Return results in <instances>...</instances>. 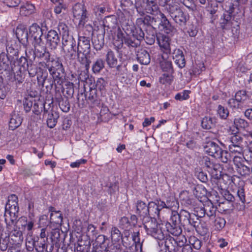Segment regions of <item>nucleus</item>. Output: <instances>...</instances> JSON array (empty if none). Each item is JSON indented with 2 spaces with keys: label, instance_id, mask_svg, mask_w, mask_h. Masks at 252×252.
Wrapping results in <instances>:
<instances>
[{
  "label": "nucleus",
  "instance_id": "nucleus-2",
  "mask_svg": "<svg viewBox=\"0 0 252 252\" xmlns=\"http://www.w3.org/2000/svg\"><path fill=\"white\" fill-rule=\"evenodd\" d=\"M46 67L50 75H52L55 81L60 80L62 79L65 72L62 59L60 57H56L49 60H46Z\"/></svg>",
  "mask_w": 252,
  "mask_h": 252
},
{
  "label": "nucleus",
  "instance_id": "nucleus-19",
  "mask_svg": "<svg viewBox=\"0 0 252 252\" xmlns=\"http://www.w3.org/2000/svg\"><path fill=\"white\" fill-rule=\"evenodd\" d=\"M235 98L240 103L242 107H248L251 103L250 96L247 94L246 91H238L235 95Z\"/></svg>",
  "mask_w": 252,
  "mask_h": 252
},
{
  "label": "nucleus",
  "instance_id": "nucleus-25",
  "mask_svg": "<svg viewBox=\"0 0 252 252\" xmlns=\"http://www.w3.org/2000/svg\"><path fill=\"white\" fill-rule=\"evenodd\" d=\"M156 21L154 18L151 17L149 15H146L143 17L137 18L136 23L139 25H143L145 26L152 25V28H153L154 26H156Z\"/></svg>",
  "mask_w": 252,
  "mask_h": 252
},
{
  "label": "nucleus",
  "instance_id": "nucleus-59",
  "mask_svg": "<svg viewBox=\"0 0 252 252\" xmlns=\"http://www.w3.org/2000/svg\"><path fill=\"white\" fill-rule=\"evenodd\" d=\"M189 91L185 90L181 93H178L175 96V99L179 101L187 100L189 98Z\"/></svg>",
  "mask_w": 252,
  "mask_h": 252
},
{
  "label": "nucleus",
  "instance_id": "nucleus-32",
  "mask_svg": "<svg viewBox=\"0 0 252 252\" xmlns=\"http://www.w3.org/2000/svg\"><path fill=\"white\" fill-rule=\"evenodd\" d=\"M162 60L160 61L161 69L165 72L173 73L174 69L171 61L166 60L162 56Z\"/></svg>",
  "mask_w": 252,
  "mask_h": 252
},
{
  "label": "nucleus",
  "instance_id": "nucleus-58",
  "mask_svg": "<svg viewBox=\"0 0 252 252\" xmlns=\"http://www.w3.org/2000/svg\"><path fill=\"white\" fill-rule=\"evenodd\" d=\"M189 245L192 246L194 249L199 250L201 247V241L195 237H190L189 238Z\"/></svg>",
  "mask_w": 252,
  "mask_h": 252
},
{
  "label": "nucleus",
  "instance_id": "nucleus-21",
  "mask_svg": "<svg viewBox=\"0 0 252 252\" xmlns=\"http://www.w3.org/2000/svg\"><path fill=\"white\" fill-rule=\"evenodd\" d=\"M136 57L138 61L142 64L148 65L151 62L149 53L143 48H141L138 50Z\"/></svg>",
  "mask_w": 252,
  "mask_h": 252
},
{
  "label": "nucleus",
  "instance_id": "nucleus-49",
  "mask_svg": "<svg viewBox=\"0 0 252 252\" xmlns=\"http://www.w3.org/2000/svg\"><path fill=\"white\" fill-rule=\"evenodd\" d=\"M237 171L240 175L243 177L249 176L251 172L250 168L244 164L237 168Z\"/></svg>",
  "mask_w": 252,
  "mask_h": 252
},
{
  "label": "nucleus",
  "instance_id": "nucleus-10",
  "mask_svg": "<svg viewBox=\"0 0 252 252\" xmlns=\"http://www.w3.org/2000/svg\"><path fill=\"white\" fill-rule=\"evenodd\" d=\"M73 14L74 17L79 20V25L84 26L87 21V12L83 4L76 3L73 7Z\"/></svg>",
  "mask_w": 252,
  "mask_h": 252
},
{
  "label": "nucleus",
  "instance_id": "nucleus-48",
  "mask_svg": "<svg viewBox=\"0 0 252 252\" xmlns=\"http://www.w3.org/2000/svg\"><path fill=\"white\" fill-rule=\"evenodd\" d=\"M230 153L235 155H243L244 145L236 146H228Z\"/></svg>",
  "mask_w": 252,
  "mask_h": 252
},
{
  "label": "nucleus",
  "instance_id": "nucleus-7",
  "mask_svg": "<svg viewBox=\"0 0 252 252\" xmlns=\"http://www.w3.org/2000/svg\"><path fill=\"white\" fill-rule=\"evenodd\" d=\"M180 223L179 213L176 211H171L170 218L165 225L167 231L173 235L179 236L182 232Z\"/></svg>",
  "mask_w": 252,
  "mask_h": 252
},
{
  "label": "nucleus",
  "instance_id": "nucleus-15",
  "mask_svg": "<svg viewBox=\"0 0 252 252\" xmlns=\"http://www.w3.org/2000/svg\"><path fill=\"white\" fill-rule=\"evenodd\" d=\"M158 13L160 19V22L158 25L159 28H161V30L167 33L175 32L176 29L171 25L165 15L160 11H159Z\"/></svg>",
  "mask_w": 252,
  "mask_h": 252
},
{
  "label": "nucleus",
  "instance_id": "nucleus-45",
  "mask_svg": "<svg viewBox=\"0 0 252 252\" xmlns=\"http://www.w3.org/2000/svg\"><path fill=\"white\" fill-rule=\"evenodd\" d=\"M50 220L51 222L58 224H61L63 221V217L60 211L55 212V213H51L50 215Z\"/></svg>",
  "mask_w": 252,
  "mask_h": 252
},
{
  "label": "nucleus",
  "instance_id": "nucleus-3",
  "mask_svg": "<svg viewBox=\"0 0 252 252\" xmlns=\"http://www.w3.org/2000/svg\"><path fill=\"white\" fill-rule=\"evenodd\" d=\"M142 220L144 227L148 235H151L158 240L164 239V234L162 230L159 228L155 219L148 217L142 219Z\"/></svg>",
  "mask_w": 252,
  "mask_h": 252
},
{
  "label": "nucleus",
  "instance_id": "nucleus-38",
  "mask_svg": "<svg viewBox=\"0 0 252 252\" xmlns=\"http://www.w3.org/2000/svg\"><path fill=\"white\" fill-rule=\"evenodd\" d=\"M30 63V61L28 62L26 58L22 56L19 59H16L15 60H14L12 64L14 68L16 66V64H17L21 68L23 67L24 69H26Z\"/></svg>",
  "mask_w": 252,
  "mask_h": 252
},
{
  "label": "nucleus",
  "instance_id": "nucleus-57",
  "mask_svg": "<svg viewBox=\"0 0 252 252\" xmlns=\"http://www.w3.org/2000/svg\"><path fill=\"white\" fill-rule=\"evenodd\" d=\"M25 69L28 70L29 75L31 77H34L37 72L36 66L32 63V61H30V63Z\"/></svg>",
  "mask_w": 252,
  "mask_h": 252
},
{
  "label": "nucleus",
  "instance_id": "nucleus-4",
  "mask_svg": "<svg viewBox=\"0 0 252 252\" xmlns=\"http://www.w3.org/2000/svg\"><path fill=\"white\" fill-rule=\"evenodd\" d=\"M158 246H164V247L167 249L169 252H177L178 247H182L184 244L187 241L186 238L184 236H181L177 239L170 236H164V239L162 240H159Z\"/></svg>",
  "mask_w": 252,
  "mask_h": 252
},
{
  "label": "nucleus",
  "instance_id": "nucleus-22",
  "mask_svg": "<svg viewBox=\"0 0 252 252\" xmlns=\"http://www.w3.org/2000/svg\"><path fill=\"white\" fill-rule=\"evenodd\" d=\"M34 54L38 58H44V60H49L50 54L47 51L45 45L34 46Z\"/></svg>",
  "mask_w": 252,
  "mask_h": 252
},
{
  "label": "nucleus",
  "instance_id": "nucleus-47",
  "mask_svg": "<svg viewBox=\"0 0 252 252\" xmlns=\"http://www.w3.org/2000/svg\"><path fill=\"white\" fill-rule=\"evenodd\" d=\"M87 235L90 238V239L94 240V237L97 235V231L96 227L92 224H90L87 227Z\"/></svg>",
  "mask_w": 252,
  "mask_h": 252
},
{
  "label": "nucleus",
  "instance_id": "nucleus-13",
  "mask_svg": "<svg viewBox=\"0 0 252 252\" xmlns=\"http://www.w3.org/2000/svg\"><path fill=\"white\" fill-rule=\"evenodd\" d=\"M94 85L90 87L89 92H86L85 96L87 103L92 107L100 104V99L97 94V90L94 88Z\"/></svg>",
  "mask_w": 252,
  "mask_h": 252
},
{
  "label": "nucleus",
  "instance_id": "nucleus-61",
  "mask_svg": "<svg viewBox=\"0 0 252 252\" xmlns=\"http://www.w3.org/2000/svg\"><path fill=\"white\" fill-rule=\"evenodd\" d=\"M175 60L176 64L181 68H183L186 65V61L184 57V55H183L180 56H178Z\"/></svg>",
  "mask_w": 252,
  "mask_h": 252
},
{
  "label": "nucleus",
  "instance_id": "nucleus-6",
  "mask_svg": "<svg viewBox=\"0 0 252 252\" xmlns=\"http://www.w3.org/2000/svg\"><path fill=\"white\" fill-rule=\"evenodd\" d=\"M41 106L43 107V116L46 118L47 126L50 128H54L59 118V114L54 110L52 103L47 104L46 102L41 104Z\"/></svg>",
  "mask_w": 252,
  "mask_h": 252
},
{
  "label": "nucleus",
  "instance_id": "nucleus-35",
  "mask_svg": "<svg viewBox=\"0 0 252 252\" xmlns=\"http://www.w3.org/2000/svg\"><path fill=\"white\" fill-rule=\"evenodd\" d=\"M104 67V61L102 59H97L94 62L92 66L93 72L94 73H98Z\"/></svg>",
  "mask_w": 252,
  "mask_h": 252
},
{
  "label": "nucleus",
  "instance_id": "nucleus-14",
  "mask_svg": "<svg viewBox=\"0 0 252 252\" xmlns=\"http://www.w3.org/2000/svg\"><path fill=\"white\" fill-rule=\"evenodd\" d=\"M157 39L158 44L162 50V51L165 54L171 53V47L170 38L164 34H159L157 35Z\"/></svg>",
  "mask_w": 252,
  "mask_h": 252
},
{
  "label": "nucleus",
  "instance_id": "nucleus-56",
  "mask_svg": "<svg viewBox=\"0 0 252 252\" xmlns=\"http://www.w3.org/2000/svg\"><path fill=\"white\" fill-rule=\"evenodd\" d=\"M112 239L114 241H119L122 238V235L120 230L116 227H113L111 229Z\"/></svg>",
  "mask_w": 252,
  "mask_h": 252
},
{
  "label": "nucleus",
  "instance_id": "nucleus-52",
  "mask_svg": "<svg viewBox=\"0 0 252 252\" xmlns=\"http://www.w3.org/2000/svg\"><path fill=\"white\" fill-rule=\"evenodd\" d=\"M225 220L220 217L217 218L214 221L215 229L217 230H220L225 226Z\"/></svg>",
  "mask_w": 252,
  "mask_h": 252
},
{
  "label": "nucleus",
  "instance_id": "nucleus-36",
  "mask_svg": "<svg viewBox=\"0 0 252 252\" xmlns=\"http://www.w3.org/2000/svg\"><path fill=\"white\" fill-rule=\"evenodd\" d=\"M181 223L183 226L188 225L189 220L191 216L190 214L185 210L182 209L179 214Z\"/></svg>",
  "mask_w": 252,
  "mask_h": 252
},
{
  "label": "nucleus",
  "instance_id": "nucleus-28",
  "mask_svg": "<svg viewBox=\"0 0 252 252\" xmlns=\"http://www.w3.org/2000/svg\"><path fill=\"white\" fill-rule=\"evenodd\" d=\"M232 17L229 13L227 12L224 14L223 18H221L220 21L221 27L223 29H229L232 25Z\"/></svg>",
  "mask_w": 252,
  "mask_h": 252
},
{
  "label": "nucleus",
  "instance_id": "nucleus-64",
  "mask_svg": "<svg viewBox=\"0 0 252 252\" xmlns=\"http://www.w3.org/2000/svg\"><path fill=\"white\" fill-rule=\"evenodd\" d=\"M58 251L59 252H76V247L74 245L70 244L65 248L63 247L59 248Z\"/></svg>",
  "mask_w": 252,
  "mask_h": 252
},
{
  "label": "nucleus",
  "instance_id": "nucleus-16",
  "mask_svg": "<svg viewBox=\"0 0 252 252\" xmlns=\"http://www.w3.org/2000/svg\"><path fill=\"white\" fill-rule=\"evenodd\" d=\"M46 40L47 43L51 49H56L60 42V38L57 32L53 30L48 32Z\"/></svg>",
  "mask_w": 252,
  "mask_h": 252
},
{
  "label": "nucleus",
  "instance_id": "nucleus-9",
  "mask_svg": "<svg viewBox=\"0 0 252 252\" xmlns=\"http://www.w3.org/2000/svg\"><path fill=\"white\" fill-rule=\"evenodd\" d=\"M13 61H10V57L5 53L0 54V66L6 71L7 77L9 80H12L14 73Z\"/></svg>",
  "mask_w": 252,
  "mask_h": 252
},
{
  "label": "nucleus",
  "instance_id": "nucleus-12",
  "mask_svg": "<svg viewBox=\"0 0 252 252\" xmlns=\"http://www.w3.org/2000/svg\"><path fill=\"white\" fill-rule=\"evenodd\" d=\"M32 245L37 252H52L54 249V244L48 240L32 241Z\"/></svg>",
  "mask_w": 252,
  "mask_h": 252
},
{
  "label": "nucleus",
  "instance_id": "nucleus-54",
  "mask_svg": "<svg viewBox=\"0 0 252 252\" xmlns=\"http://www.w3.org/2000/svg\"><path fill=\"white\" fill-rule=\"evenodd\" d=\"M132 36L135 37L137 40L141 41L145 37V33L142 31L141 28H135Z\"/></svg>",
  "mask_w": 252,
  "mask_h": 252
},
{
  "label": "nucleus",
  "instance_id": "nucleus-34",
  "mask_svg": "<svg viewBox=\"0 0 252 252\" xmlns=\"http://www.w3.org/2000/svg\"><path fill=\"white\" fill-rule=\"evenodd\" d=\"M58 29L60 33L62 34V39H63L64 38H66L73 36V35L69 34V28L65 23L60 22L58 26Z\"/></svg>",
  "mask_w": 252,
  "mask_h": 252
},
{
  "label": "nucleus",
  "instance_id": "nucleus-33",
  "mask_svg": "<svg viewBox=\"0 0 252 252\" xmlns=\"http://www.w3.org/2000/svg\"><path fill=\"white\" fill-rule=\"evenodd\" d=\"M10 237L11 240L16 244H20L23 240L22 232L19 229L12 230L10 233Z\"/></svg>",
  "mask_w": 252,
  "mask_h": 252
},
{
  "label": "nucleus",
  "instance_id": "nucleus-50",
  "mask_svg": "<svg viewBox=\"0 0 252 252\" xmlns=\"http://www.w3.org/2000/svg\"><path fill=\"white\" fill-rule=\"evenodd\" d=\"M156 38H157V35L155 34L154 32H152L151 33H150L147 32L143 39L145 40L147 44L151 45L154 44Z\"/></svg>",
  "mask_w": 252,
  "mask_h": 252
},
{
  "label": "nucleus",
  "instance_id": "nucleus-43",
  "mask_svg": "<svg viewBox=\"0 0 252 252\" xmlns=\"http://www.w3.org/2000/svg\"><path fill=\"white\" fill-rule=\"evenodd\" d=\"M234 124L237 129H245L249 126V123L245 120L240 118L234 120Z\"/></svg>",
  "mask_w": 252,
  "mask_h": 252
},
{
  "label": "nucleus",
  "instance_id": "nucleus-29",
  "mask_svg": "<svg viewBox=\"0 0 252 252\" xmlns=\"http://www.w3.org/2000/svg\"><path fill=\"white\" fill-rule=\"evenodd\" d=\"M106 61L110 67H114L117 65L118 60L114 53L111 50H109L106 56Z\"/></svg>",
  "mask_w": 252,
  "mask_h": 252
},
{
  "label": "nucleus",
  "instance_id": "nucleus-31",
  "mask_svg": "<svg viewBox=\"0 0 252 252\" xmlns=\"http://www.w3.org/2000/svg\"><path fill=\"white\" fill-rule=\"evenodd\" d=\"M124 43L129 48H135L140 45V42L131 35L124 38Z\"/></svg>",
  "mask_w": 252,
  "mask_h": 252
},
{
  "label": "nucleus",
  "instance_id": "nucleus-27",
  "mask_svg": "<svg viewBox=\"0 0 252 252\" xmlns=\"http://www.w3.org/2000/svg\"><path fill=\"white\" fill-rule=\"evenodd\" d=\"M216 123V119L209 117H205L202 120L201 126L204 129H210L215 126Z\"/></svg>",
  "mask_w": 252,
  "mask_h": 252
},
{
  "label": "nucleus",
  "instance_id": "nucleus-63",
  "mask_svg": "<svg viewBox=\"0 0 252 252\" xmlns=\"http://www.w3.org/2000/svg\"><path fill=\"white\" fill-rule=\"evenodd\" d=\"M6 205H18V197L15 194H11L8 197Z\"/></svg>",
  "mask_w": 252,
  "mask_h": 252
},
{
  "label": "nucleus",
  "instance_id": "nucleus-8",
  "mask_svg": "<svg viewBox=\"0 0 252 252\" xmlns=\"http://www.w3.org/2000/svg\"><path fill=\"white\" fill-rule=\"evenodd\" d=\"M19 207L18 205H5V221L8 229L12 225H15L17 223L18 217Z\"/></svg>",
  "mask_w": 252,
  "mask_h": 252
},
{
  "label": "nucleus",
  "instance_id": "nucleus-1",
  "mask_svg": "<svg viewBox=\"0 0 252 252\" xmlns=\"http://www.w3.org/2000/svg\"><path fill=\"white\" fill-rule=\"evenodd\" d=\"M165 6V9L176 24L181 26L186 25L189 19V15L182 11L176 2L169 0Z\"/></svg>",
  "mask_w": 252,
  "mask_h": 252
},
{
  "label": "nucleus",
  "instance_id": "nucleus-55",
  "mask_svg": "<svg viewBox=\"0 0 252 252\" xmlns=\"http://www.w3.org/2000/svg\"><path fill=\"white\" fill-rule=\"evenodd\" d=\"M218 113L222 119H226L229 115V111L224 107L219 105L218 107Z\"/></svg>",
  "mask_w": 252,
  "mask_h": 252
},
{
  "label": "nucleus",
  "instance_id": "nucleus-41",
  "mask_svg": "<svg viewBox=\"0 0 252 252\" xmlns=\"http://www.w3.org/2000/svg\"><path fill=\"white\" fill-rule=\"evenodd\" d=\"M173 73L165 72L159 78V82L162 84H170L173 79Z\"/></svg>",
  "mask_w": 252,
  "mask_h": 252
},
{
  "label": "nucleus",
  "instance_id": "nucleus-5",
  "mask_svg": "<svg viewBox=\"0 0 252 252\" xmlns=\"http://www.w3.org/2000/svg\"><path fill=\"white\" fill-rule=\"evenodd\" d=\"M62 50L64 56L70 60H74L78 57L77 46L73 36L62 39Z\"/></svg>",
  "mask_w": 252,
  "mask_h": 252
},
{
  "label": "nucleus",
  "instance_id": "nucleus-30",
  "mask_svg": "<svg viewBox=\"0 0 252 252\" xmlns=\"http://www.w3.org/2000/svg\"><path fill=\"white\" fill-rule=\"evenodd\" d=\"M35 12L34 5L29 3H26L20 8V13L24 16H29Z\"/></svg>",
  "mask_w": 252,
  "mask_h": 252
},
{
  "label": "nucleus",
  "instance_id": "nucleus-37",
  "mask_svg": "<svg viewBox=\"0 0 252 252\" xmlns=\"http://www.w3.org/2000/svg\"><path fill=\"white\" fill-rule=\"evenodd\" d=\"M243 145V138L239 134H234L230 138V144L228 146H236Z\"/></svg>",
  "mask_w": 252,
  "mask_h": 252
},
{
  "label": "nucleus",
  "instance_id": "nucleus-11",
  "mask_svg": "<svg viewBox=\"0 0 252 252\" xmlns=\"http://www.w3.org/2000/svg\"><path fill=\"white\" fill-rule=\"evenodd\" d=\"M78 58L81 54L83 55L89 54L91 51L90 38L89 37L79 35L77 43Z\"/></svg>",
  "mask_w": 252,
  "mask_h": 252
},
{
  "label": "nucleus",
  "instance_id": "nucleus-53",
  "mask_svg": "<svg viewBox=\"0 0 252 252\" xmlns=\"http://www.w3.org/2000/svg\"><path fill=\"white\" fill-rule=\"evenodd\" d=\"M14 79L16 82V84L17 85L18 84H21L24 80V77L22 74V70L21 69V67H19L18 71L15 72L14 71Z\"/></svg>",
  "mask_w": 252,
  "mask_h": 252
},
{
  "label": "nucleus",
  "instance_id": "nucleus-20",
  "mask_svg": "<svg viewBox=\"0 0 252 252\" xmlns=\"http://www.w3.org/2000/svg\"><path fill=\"white\" fill-rule=\"evenodd\" d=\"M136 213L138 215L141 220L149 217V204L147 206L145 203L142 201H138L136 203Z\"/></svg>",
  "mask_w": 252,
  "mask_h": 252
},
{
  "label": "nucleus",
  "instance_id": "nucleus-42",
  "mask_svg": "<svg viewBox=\"0 0 252 252\" xmlns=\"http://www.w3.org/2000/svg\"><path fill=\"white\" fill-rule=\"evenodd\" d=\"M22 124V119L18 116H15L10 119L9 121V127L14 130L19 126Z\"/></svg>",
  "mask_w": 252,
  "mask_h": 252
},
{
  "label": "nucleus",
  "instance_id": "nucleus-23",
  "mask_svg": "<svg viewBox=\"0 0 252 252\" xmlns=\"http://www.w3.org/2000/svg\"><path fill=\"white\" fill-rule=\"evenodd\" d=\"M143 6L144 10L148 13L154 15L159 12L158 6L155 0H147Z\"/></svg>",
  "mask_w": 252,
  "mask_h": 252
},
{
  "label": "nucleus",
  "instance_id": "nucleus-26",
  "mask_svg": "<svg viewBox=\"0 0 252 252\" xmlns=\"http://www.w3.org/2000/svg\"><path fill=\"white\" fill-rule=\"evenodd\" d=\"M29 32L30 35H31L33 38L37 37H41L43 34L42 28L36 23H34L30 26L29 28Z\"/></svg>",
  "mask_w": 252,
  "mask_h": 252
},
{
  "label": "nucleus",
  "instance_id": "nucleus-60",
  "mask_svg": "<svg viewBox=\"0 0 252 252\" xmlns=\"http://www.w3.org/2000/svg\"><path fill=\"white\" fill-rule=\"evenodd\" d=\"M59 106L61 110L64 112H67L70 110V104L67 99L62 100L59 102Z\"/></svg>",
  "mask_w": 252,
  "mask_h": 252
},
{
  "label": "nucleus",
  "instance_id": "nucleus-62",
  "mask_svg": "<svg viewBox=\"0 0 252 252\" xmlns=\"http://www.w3.org/2000/svg\"><path fill=\"white\" fill-rule=\"evenodd\" d=\"M107 84V82L103 78H100L97 79L95 86L101 91L105 89Z\"/></svg>",
  "mask_w": 252,
  "mask_h": 252
},
{
  "label": "nucleus",
  "instance_id": "nucleus-51",
  "mask_svg": "<svg viewBox=\"0 0 252 252\" xmlns=\"http://www.w3.org/2000/svg\"><path fill=\"white\" fill-rule=\"evenodd\" d=\"M150 208H156L158 210L159 213L165 207V202L161 200H157L156 202H151L149 203Z\"/></svg>",
  "mask_w": 252,
  "mask_h": 252
},
{
  "label": "nucleus",
  "instance_id": "nucleus-39",
  "mask_svg": "<svg viewBox=\"0 0 252 252\" xmlns=\"http://www.w3.org/2000/svg\"><path fill=\"white\" fill-rule=\"evenodd\" d=\"M205 214L210 219L216 215V208L212 203H209L204 205Z\"/></svg>",
  "mask_w": 252,
  "mask_h": 252
},
{
  "label": "nucleus",
  "instance_id": "nucleus-44",
  "mask_svg": "<svg viewBox=\"0 0 252 252\" xmlns=\"http://www.w3.org/2000/svg\"><path fill=\"white\" fill-rule=\"evenodd\" d=\"M165 207L166 208H169L171 209L172 211H176V209H178L179 207V204L177 201L175 199L174 197H170L169 199L166 200V202L165 203Z\"/></svg>",
  "mask_w": 252,
  "mask_h": 252
},
{
  "label": "nucleus",
  "instance_id": "nucleus-40",
  "mask_svg": "<svg viewBox=\"0 0 252 252\" xmlns=\"http://www.w3.org/2000/svg\"><path fill=\"white\" fill-rule=\"evenodd\" d=\"M122 29L127 36L131 35L135 29V26L131 22L128 21L122 24Z\"/></svg>",
  "mask_w": 252,
  "mask_h": 252
},
{
  "label": "nucleus",
  "instance_id": "nucleus-24",
  "mask_svg": "<svg viewBox=\"0 0 252 252\" xmlns=\"http://www.w3.org/2000/svg\"><path fill=\"white\" fill-rule=\"evenodd\" d=\"M104 34L105 32L103 34H98L93 39L92 43L94 48L96 50H100L103 47L104 44Z\"/></svg>",
  "mask_w": 252,
  "mask_h": 252
},
{
  "label": "nucleus",
  "instance_id": "nucleus-46",
  "mask_svg": "<svg viewBox=\"0 0 252 252\" xmlns=\"http://www.w3.org/2000/svg\"><path fill=\"white\" fill-rule=\"evenodd\" d=\"M216 158L219 159L223 163H227L230 159V155L226 151L223 150L221 149L218 157H216Z\"/></svg>",
  "mask_w": 252,
  "mask_h": 252
},
{
  "label": "nucleus",
  "instance_id": "nucleus-17",
  "mask_svg": "<svg viewBox=\"0 0 252 252\" xmlns=\"http://www.w3.org/2000/svg\"><path fill=\"white\" fill-rule=\"evenodd\" d=\"M221 149L218 144L213 141H208L204 146V152L215 158L218 157Z\"/></svg>",
  "mask_w": 252,
  "mask_h": 252
},
{
  "label": "nucleus",
  "instance_id": "nucleus-18",
  "mask_svg": "<svg viewBox=\"0 0 252 252\" xmlns=\"http://www.w3.org/2000/svg\"><path fill=\"white\" fill-rule=\"evenodd\" d=\"M16 37L19 42L23 44H25L28 41V32L26 26L19 25L15 30Z\"/></svg>",
  "mask_w": 252,
  "mask_h": 252
}]
</instances>
